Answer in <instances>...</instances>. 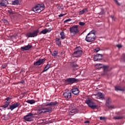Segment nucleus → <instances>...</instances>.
<instances>
[{
    "instance_id": "29",
    "label": "nucleus",
    "mask_w": 125,
    "mask_h": 125,
    "mask_svg": "<svg viewBox=\"0 0 125 125\" xmlns=\"http://www.w3.org/2000/svg\"><path fill=\"white\" fill-rule=\"evenodd\" d=\"M110 103H111V99L108 98L106 101V105L107 106V105H110Z\"/></svg>"
},
{
    "instance_id": "18",
    "label": "nucleus",
    "mask_w": 125,
    "mask_h": 125,
    "mask_svg": "<svg viewBox=\"0 0 125 125\" xmlns=\"http://www.w3.org/2000/svg\"><path fill=\"white\" fill-rule=\"evenodd\" d=\"M115 90H116V91H125V87H122L120 85L115 86Z\"/></svg>"
},
{
    "instance_id": "8",
    "label": "nucleus",
    "mask_w": 125,
    "mask_h": 125,
    "mask_svg": "<svg viewBox=\"0 0 125 125\" xmlns=\"http://www.w3.org/2000/svg\"><path fill=\"white\" fill-rule=\"evenodd\" d=\"M95 66V68L98 69V70H100V69H103L104 72H107V71H108V68H109V66L104 65L100 63H97Z\"/></svg>"
},
{
    "instance_id": "33",
    "label": "nucleus",
    "mask_w": 125,
    "mask_h": 125,
    "mask_svg": "<svg viewBox=\"0 0 125 125\" xmlns=\"http://www.w3.org/2000/svg\"><path fill=\"white\" fill-rule=\"evenodd\" d=\"M57 54H58V52L55 51L52 54V56H57Z\"/></svg>"
},
{
    "instance_id": "10",
    "label": "nucleus",
    "mask_w": 125,
    "mask_h": 125,
    "mask_svg": "<svg viewBox=\"0 0 125 125\" xmlns=\"http://www.w3.org/2000/svg\"><path fill=\"white\" fill-rule=\"evenodd\" d=\"M6 102H5L4 104V105H2L1 107L2 108H7L9 105V104L11 103V98L10 97H8L5 99Z\"/></svg>"
},
{
    "instance_id": "14",
    "label": "nucleus",
    "mask_w": 125,
    "mask_h": 125,
    "mask_svg": "<svg viewBox=\"0 0 125 125\" xmlns=\"http://www.w3.org/2000/svg\"><path fill=\"white\" fill-rule=\"evenodd\" d=\"M38 110L37 112L38 115H41V114H42L43 113V111L44 110V107H43V105H39L38 106Z\"/></svg>"
},
{
    "instance_id": "20",
    "label": "nucleus",
    "mask_w": 125,
    "mask_h": 125,
    "mask_svg": "<svg viewBox=\"0 0 125 125\" xmlns=\"http://www.w3.org/2000/svg\"><path fill=\"white\" fill-rule=\"evenodd\" d=\"M58 104L57 102H51V103L45 104V106H56Z\"/></svg>"
},
{
    "instance_id": "42",
    "label": "nucleus",
    "mask_w": 125,
    "mask_h": 125,
    "mask_svg": "<svg viewBox=\"0 0 125 125\" xmlns=\"http://www.w3.org/2000/svg\"><path fill=\"white\" fill-rule=\"evenodd\" d=\"M66 15V14H60L59 15V17H63V16Z\"/></svg>"
},
{
    "instance_id": "17",
    "label": "nucleus",
    "mask_w": 125,
    "mask_h": 125,
    "mask_svg": "<svg viewBox=\"0 0 125 125\" xmlns=\"http://www.w3.org/2000/svg\"><path fill=\"white\" fill-rule=\"evenodd\" d=\"M102 60V55L99 54L94 57V61H100Z\"/></svg>"
},
{
    "instance_id": "16",
    "label": "nucleus",
    "mask_w": 125,
    "mask_h": 125,
    "mask_svg": "<svg viewBox=\"0 0 125 125\" xmlns=\"http://www.w3.org/2000/svg\"><path fill=\"white\" fill-rule=\"evenodd\" d=\"M19 105H20V104L19 102L15 103L12 104V105H10V109L11 110V111H13L14 109H16L17 107H19Z\"/></svg>"
},
{
    "instance_id": "49",
    "label": "nucleus",
    "mask_w": 125,
    "mask_h": 125,
    "mask_svg": "<svg viewBox=\"0 0 125 125\" xmlns=\"http://www.w3.org/2000/svg\"><path fill=\"white\" fill-rule=\"evenodd\" d=\"M123 56H125V54L123 55Z\"/></svg>"
},
{
    "instance_id": "46",
    "label": "nucleus",
    "mask_w": 125,
    "mask_h": 125,
    "mask_svg": "<svg viewBox=\"0 0 125 125\" xmlns=\"http://www.w3.org/2000/svg\"><path fill=\"white\" fill-rule=\"evenodd\" d=\"M114 1H115V2H116V3H118V0H114Z\"/></svg>"
},
{
    "instance_id": "30",
    "label": "nucleus",
    "mask_w": 125,
    "mask_h": 125,
    "mask_svg": "<svg viewBox=\"0 0 125 125\" xmlns=\"http://www.w3.org/2000/svg\"><path fill=\"white\" fill-rule=\"evenodd\" d=\"M40 34H43V35H45V34H47V31L46 29H44L41 31Z\"/></svg>"
},
{
    "instance_id": "13",
    "label": "nucleus",
    "mask_w": 125,
    "mask_h": 125,
    "mask_svg": "<svg viewBox=\"0 0 125 125\" xmlns=\"http://www.w3.org/2000/svg\"><path fill=\"white\" fill-rule=\"evenodd\" d=\"M64 97L66 98V99H71L72 98V93L70 91H66L63 93Z\"/></svg>"
},
{
    "instance_id": "4",
    "label": "nucleus",
    "mask_w": 125,
    "mask_h": 125,
    "mask_svg": "<svg viewBox=\"0 0 125 125\" xmlns=\"http://www.w3.org/2000/svg\"><path fill=\"white\" fill-rule=\"evenodd\" d=\"M85 103L88 105V107L91 108V109H94L97 108V105L96 104H95L92 100L89 98L86 99L85 101Z\"/></svg>"
},
{
    "instance_id": "31",
    "label": "nucleus",
    "mask_w": 125,
    "mask_h": 125,
    "mask_svg": "<svg viewBox=\"0 0 125 125\" xmlns=\"http://www.w3.org/2000/svg\"><path fill=\"white\" fill-rule=\"evenodd\" d=\"M124 117L123 116H115L114 117L115 120H121V119H123Z\"/></svg>"
},
{
    "instance_id": "2",
    "label": "nucleus",
    "mask_w": 125,
    "mask_h": 125,
    "mask_svg": "<svg viewBox=\"0 0 125 125\" xmlns=\"http://www.w3.org/2000/svg\"><path fill=\"white\" fill-rule=\"evenodd\" d=\"M44 4L40 3L37 4L32 9V11H34L35 13H40L44 10Z\"/></svg>"
},
{
    "instance_id": "15",
    "label": "nucleus",
    "mask_w": 125,
    "mask_h": 125,
    "mask_svg": "<svg viewBox=\"0 0 125 125\" xmlns=\"http://www.w3.org/2000/svg\"><path fill=\"white\" fill-rule=\"evenodd\" d=\"M33 46L30 44H28L27 45L22 46L21 47V51H25V50H29L30 48H32Z\"/></svg>"
},
{
    "instance_id": "11",
    "label": "nucleus",
    "mask_w": 125,
    "mask_h": 125,
    "mask_svg": "<svg viewBox=\"0 0 125 125\" xmlns=\"http://www.w3.org/2000/svg\"><path fill=\"white\" fill-rule=\"evenodd\" d=\"M70 92L73 93L74 95H79L80 94V90L78 87H73Z\"/></svg>"
},
{
    "instance_id": "7",
    "label": "nucleus",
    "mask_w": 125,
    "mask_h": 125,
    "mask_svg": "<svg viewBox=\"0 0 125 125\" xmlns=\"http://www.w3.org/2000/svg\"><path fill=\"white\" fill-rule=\"evenodd\" d=\"M77 82H79L78 79H77L75 78H69L65 80V83L66 85L73 84V83H74Z\"/></svg>"
},
{
    "instance_id": "1",
    "label": "nucleus",
    "mask_w": 125,
    "mask_h": 125,
    "mask_svg": "<svg viewBox=\"0 0 125 125\" xmlns=\"http://www.w3.org/2000/svg\"><path fill=\"white\" fill-rule=\"evenodd\" d=\"M96 38L95 31L92 30L86 35L85 41L87 42H94Z\"/></svg>"
},
{
    "instance_id": "26",
    "label": "nucleus",
    "mask_w": 125,
    "mask_h": 125,
    "mask_svg": "<svg viewBox=\"0 0 125 125\" xmlns=\"http://www.w3.org/2000/svg\"><path fill=\"white\" fill-rule=\"evenodd\" d=\"M27 103H29V104H35L36 103V101L34 100H28L26 101Z\"/></svg>"
},
{
    "instance_id": "5",
    "label": "nucleus",
    "mask_w": 125,
    "mask_h": 125,
    "mask_svg": "<svg viewBox=\"0 0 125 125\" xmlns=\"http://www.w3.org/2000/svg\"><path fill=\"white\" fill-rule=\"evenodd\" d=\"M39 32L40 30H39V29H37L36 30L33 31V32H27L25 34V37L27 38V39H29V38H35V37H37V36H38V34H39Z\"/></svg>"
},
{
    "instance_id": "21",
    "label": "nucleus",
    "mask_w": 125,
    "mask_h": 125,
    "mask_svg": "<svg viewBox=\"0 0 125 125\" xmlns=\"http://www.w3.org/2000/svg\"><path fill=\"white\" fill-rule=\"evenodd\" d=\"M55 41L56 42V44H57V45H58V46H61V42H62L61 41V39L56 38Z\"/></svg>"
},
{
    "instance_id": "12",
    "label": "nucleus",
    "mask_w": 125,
    "mask_h": 125,
    "mask_svg": "<svg viewBox=\"0 0 125 125\" xmlns=\"http://www.w3.org/2000/svg\"><path fill=\"white\" fill-rule=\"evenodd\" d=\"M44 61H45V59H40L38 61L34 62V66H40L42 65Z\"/></svg>"
},
{
    "instance_id": "50",
    "label": "nucleus",
    "mask_w": 125,
    "mask_h": 125,
    "mask_svg": "<svg viewBox=\"0 0 125 125\" xmlns=\"http://www.w3.org/2000/svg\"><path fill=\"white\" fill-rule=\"evenodd\" d=\"M3 68L4 69V66H3Z\"/></svg>"
},
{
    "instance_id": "44",
    "label": "nucleus",
    "mask_w": 125,
    "mask_h": 125,
    "mask_svg": "<svg viewBox=\"0 0 125 125\" xmlns=\"http://www.w3.org/2000/svg\"><path fill=\"white\" fill-rule=\"evenodd\" d=\"M117 47H118V48H121V47H122L121 45L120 44H118L117 45Z\"/></svg>"
},
{
    "instance_id": "39",
    "label": "nucleus",
    "mask_w": 125,
    "mask_h": 125,
    "mask_svg": "<svg viewBox=\"0 0 125 125\" xmlns=\"http://www.w3.org/2000/svg\"><path fill=\"white\" fill-rule=\"evenodd\" d=\"M100 121H102V120L105 121V120H106V117H100Z\"/></svg>"
},
{
    "instance_id": "48",
    "label": "nucleus",
    "mask_w": 125,
    "mask_h": 125,
    "mask_svg": "<svg viewBox=\"0 0 125 125\" xmlns=\"http://www.w3.org/2000/svg\"><path fill=\"white\" fill-rule=\"evenodd\" d=\"M21 83H23V82H21Z\"/></svg>"
},
{
    "instance_id": "47",
    "label": "nucleus",
    "mask_w": 125,
    "mask_h": 125,
    "mask_svg": "<svg viewBox=\"0 0 125 125\" xmlns=\"http://www.w3.org/2000/svg\"><path fill=\"white\" fill-rule=\"evenodd\" d=\"M111 18H112V19L114 18V16H111Z\"/></svg>"
},
{
    "instance_id": "35",
    "label": "nucleus",
    "mask_w": 125,
    "mask_h": 125,
    "mask_svg": "<svg viewBox=\"0 0 125 125\" xmlns=\"http://www.w3.org/2000/svg\"><path fill=\"white\" fill-rule=\"evenodd\" d=\"M78 110L76 108H74L71 110V113H77Z\"/></svg>"
},
{
    "instance_id": "6",
    "label": "nucleus",
    "mask_w": 125,
    "mask_h": 125,
    "mask_svg": "<svg viewBox=\"0 0 125 125\" xmlns=\"http://www.w3.org/2000/svg\"><path fill=\"white\" fill-rule=\"evenodd\" d=\"M69 32L70 34H73V35H77L80 33V30L79 29V25H75L72 27H70Z\"/></svg>"
},
{
    "instance_id": "9",
    "label": "nucleus",
    "mask_w": 125,
    "mask_h": 125,
    "mask_svg": "<svg viewBox=\"0 0 125 125\" xmlns=\"http://www.w3.org/2000/svg\"><path fill=\"white\" fill-rule=\"evenodd\" d=\"M34 114L32 113H28L27 115L23 117V120L26 122H33L34 120Z\"/></svg>"
},
{
    "instance_id": "19",
    "label": "nucleus",
    "mask_w": 125,
    "mask_h": 125,
    "mask_svg": "<svg viewBox=\"0 0 125 125\" xmlns=\"http://www.w3.org/2000/svg\"><path fill=\"white\" fill-rule=\"evenodd\" d=\"M50 112H52V107H44L43 113H50Z\"/></svg>"
},
{
    "instance_id": "34",
    "label": "nucleus",
    "mask_w": 125,
    "mask_h": 125,
    "mask_svg": "<svg viewBox=\"0 0 125 125\" xmlns=\"http://www.w3.org/2000/svg\"><path fill=\"white\" fill-rule=\"evenodd\" d=\"M98 96H99L101 98H104V96H103V94L101 92H99L98 94Z\"/></svg>"
},
{
    "instance_id": "27",
    "label": "nucleus",
    "mask_w": 125,
    "mask_h": 125,
    "mask_svg": "<svg viewBox=\"0 0 125 125\" xmlns=\"http://www.w3.org/2000/svg\"><path fill=\"white\" fill-rule=\"evenodd\" d=\"M8 2L7 1H5V2H1V3L0 4V6H3L5 7L6 5H7Z\"/></svg>"
},
{
    "instance_id": "23",
    "label": "nucleus",
    "mask_w": 125,
    "mask_h": 125,
    "mask_svg": "<svg viewBox=\"0 0 125 125\" xmlns=\"http://www.w3.org/2000/svg\"><path fill=\"white\" fill-rule=\"evenodd\" d=\"M85 12H87V8H84L82 10L79 12V15H83V14H84Z\"/></svg>"
},
{
    "instance_id": "36",
    "label": "nucleus",
    "mask_w": 125,
    "mask_h": 125,
    "mask_svg": "<svg viewBox=\"0 0 125 125\" xmlns=\"http://www.w3.org/2000/svg\"><path fill=\"white\" fill-rule=\"evenodd\" d=\"M8 13L10 15H12L13 14H14V13L12 11V10H9L8 11Z\"/></svg>"
},
{
    "instance_id": "41",
    "label": "nucleus",
    "mask_w": 125,
    "mask_h": 125,
    "mask_svg": "<svg viewBox=\"0 0 125 125\" xmlns=\"http://www.w3.org/2000/svg\"><path fill=\"white\" fill-rule=\"evenodd\" d=\"M95 51H96V52H98V51H99V50H100V48L97 47V48H96L95 49H94Z\"/></svg>"
},
{
    "instance_id": "45",
    "label": "nucleus",
    "mask_w": 125,
    "mask_h": 125,
    "mask_svg": "<svg viewBox=\"0 0 125 125\" xmlns=\"http://www.w3.org/2000/svg\"><path fill=\"white\" fill-rule=\"evenodd\" d=\"M84 124H89V121H86L84 122Z\"/></svg>"
},
{
    "instance_id": "3",
    "label": "nucleus",
    "mask_w": 125,
    "mask_h": 125,
    "mask_svg": "<svg viewBox=\"0 0 125 125\" xmlns=\"http://www.w3.org/2000/svg\"><path fill=\"white\" fill-rule=\"evenodd\" d=\"M83 50L81 46L76 47L74 50L73 56L74 57H81L83 54Z\"/></svg>"
},
{
    "instance_id": "38",
    "label": "nucleus",
    "mask_w": 125,
    "mask_h": 125,
    "mask_svg": "<svg viewBox=\"0 0 125 125\" xmlns=\"http://www.w3.org/2000/svg\"><path fill=\"white\" fill-rule=\"evenodd\" d=\"M47 33H50L52 31V28L51 27L49 28L48 29H46Z\"/></svg>"
},
{
    "instance_id": "37",
    "label": "nucleus",
    "mask_w": 125,
    "mask_h": 125,
    "mask_svg": "<svg viewBox=\"0 0 125 125\" xmlns=\"http://www.w3.org/2000/svg\"><path fill=\"white\" fill-rule=\"evenodd\" d=\"M109 109H114V106L112 105L108 104V105H106Z\"/></svg>"
},
{
    "instance_id": "43",
    "label": "nucleus",
    "mask_w": 125,
    "mask_h": 125,
    "mask_svg": "<svg viewBox=\"0 0 125 125\" xmlns=\"http://www.w3.org/2000/svg\"><path fill=\"white\" fill-rule=\"evenodd\" d=\"M57 8H61V6H60V4H57Z\"/></svg>"
},
{
    "instance_id": "28",
    "label": "nucleus",
    "mask_w": 125,
    "mask_h": 125,
    "mask_svg": "<svg viewBox=\"0 0 125 125\" xmlns=\"http://www.w3.org/2000/svg\"><path fill=\"white\" fill-rule=\"evenodd\" d=\"M19 0H15L13 1V4L14 5H16L19 4Z\"/></svg>"
},
{
    "instance_id": "24",
    "label": "nucleus",
    "mask_w": 125,
    "mask_h": 125,
    "mask_svg": "<svg viewBox=\"0 0 125 125\" xmlns=\"http://www.w3.org/2000/svg\"><path fill=\"white\" fill-rule=\"evenodd\" d=\"M60 35L61 36L62 40H64L65 38H66V36H65V33H64V31L61 32L60 33Z\"/></svg>"
},
{
    "instance_id": "40",
    "label": "nucleus",
    "mask_w": 125,
    "mask_h": 125,
    "mask_svg": "<svg viewBox=\"0 0 125 125\" xmlns=\"http://www.w3.org/2000/svg\"><path fill=\"white\" fill-rule=\"evenodd\" d=\"M70 21H72V19H68L66 20L65 21H64V23H67V22H70Z\"/></svg>"
},
{
    "instance_id": "32",
    "label": "nucleus",
    "mask_w": 125,
    "mask_h": 125,
    "mask_svg": "<svg viewBox=\"0 0 125 125\" xmlns=\"http://www.w3.org/2000/svg\"><path fill=\"white\" fill-rule=\"evenodd\" d=\"M79 25L81 26L82 27H83V26H84V25H85V22H83V21H80L79 23Z\"/></svg>"
},
{
    "instance_id": "22",
    "label": "nucleus",
    "mask_w": 125,
    "mask_h": 125,
    "mask_svg": "<svg viewBox=\"0 0 125 125\" xmlns=\"http://www.w3.org/2000/svg\"><path fill=\"white\" fill-rule=\"evenodd\" d=\"M50 64H47L45 65V66L44 67V69L43 70V71H42V73H44V72H46V71H47V70H48V69H49V68H50Z\"/></svg>"
},
{
    "instance_id": "25",
    "label": "nucleus",
    "mask_w": 125,
    "mask_h": 125,
    "mask_svg": "<svg viewBox=\"0 0 125 125\" xmlns=\"http://www.w3.org/2000/svg\"><path fill=\"white\" fill-rule=\"evenodd\" d=\"M70 66L72 67V68H77L78 66V64H77V62H72L70 63Z\"/></svg>"
}]
</instances>
